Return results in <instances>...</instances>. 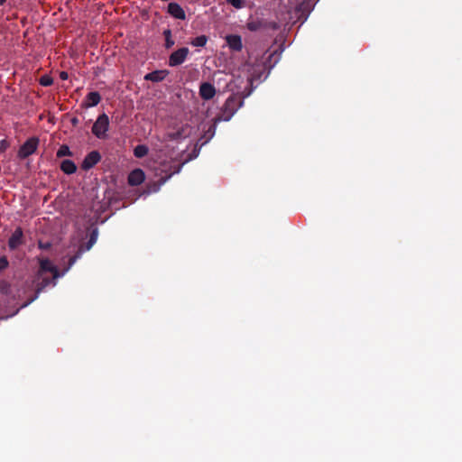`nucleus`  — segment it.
Here are the masks:
<instances>
[{
    "instance_id": "nucleus-25",
    "label": "nucleus",
    "mask_w": 462,
    "mask_h": 462,
    "mask_svg": "<svg viewBox=\"0 0 462 462\" xmlns=\"http://www.w3.org/2000/svg\"><path fill=\"white\" fill-rule=\"evenodd\" d=\"M8 261L5 256L0 257V273L8 267Z\"/></svg>"
},
{
    "instance_id": "nucleus-18",
    "label": "nucleus",
    "mask_w": 462,
    "mask_h": 462,
    "mask_svg": "<svg viewBox=\"0 0 462 462\" xmlns=\"http://www.w3.org/2000/svg\"><path fill=\"white\" fill-rule=\"evenodd\" d=\"M52 278L49 277H42V280L39 281L36 284V293H39L40 291H42L46 287H48L51 282Z\"/></svg>"
},
{
    "instance_id": "nucleus-27",
    "label": "nucleus",
    "mask_w": 462,
    "mask_h": 462,
    "mask_svg": "<svg viewBox=\"0 0 462 462\" xmlns=\"http://www.w3.org/2000/svg\"><path fill=\"white\" fill-rule=\"evenodd\" d=\"M70 123H72V125L74 126L78 125V124L79 123V119L77 117H74L72 118V120H70Z\"/></svg>"
},
{
    "instance_id": "nucleus-10",
    "label": "nucleus",
    "mask_w": 462,
    "mask_h": 462,
    "mask_svg": "<svg viewBox=\"0 0 462 462\" xmlns=\"http://www.w3.org/2000/svg\"><path fill=\"white\" fill-rule=\"evenodd\" d=\"M216 94L215 87L209 82H203L199 86V96L203 100H211Z\"/></svg>"
},
{
    "instance_id": "nucleus-19",
    "label": "nucleus",
    "mask_w": 462,
    "mask_h": 462,
    "mask_svg": "<svg viewBox=\"0 0 462 462\" xmlns=\"http://www.w3.org/2000/svg\"><path fill=\"white\" fill-rule=\"evenodd\" d=\"M39 83L43 87H50L53 84V79L49 74H44L39 79Z\"/></svg>"
},
{
    "instance_id": "nucleus-9",
    "label": "nucleus",
    "mask_w": 462,
    "mask_h": 462,
    "mask_svg": "<svg viewBox=\"0 0 462 462\" xmlns=\"http://www.w3.org/2000/svg\"><path fill=\"white\" fill-rule=\"evenodd\" d=\"M144 180L145 174L143 171L142 169H135L128 174L127 183L132 187H137V185L143 183Z\"/></svg>"
},
{
    "instance_id": "nucleus-30",
    "label": "nucleus",
    "mask_w": 462,
    "mask_h": 462,
    "mask_svg": "<svg viewBox=\"0 0 462 462\" xmlns=\"http://www.w3.org/2000/svg\"><path fill=\"white\" fill-rule=\"evenodd\" d=\"M0 145H1V148H2L3 150H4V149H5V147H6V145H7V143H6L5 140H2V141L0 142Z\"/></svg>"
},
{
    "instance_id": "nucleus-3",
    "label": "nucleus",
    "mask_w": 462,
    "mask_h": 462,
    "mask_svg": "<svg viewBox=\"0 0 462 462\" xmlns=\"http://www.w3.org/2000/svg\"><path fill=\"white\" fill-rule=\"evenodd\" d=\"M39 145V138L32 136L28 138L25 143L20 147L17 158L20 160L26 159L28 156L32 155L37 151Z\"/></svg>"
},
{
    "instance_id": "nucleus-32",
    "label": "nucleus",
    "mask_w": 462,
    "mask_h": 462,
    "mask_svg": "<svg viewBox=\"0 0 462 462\" xmlns=\"http://www.w3.org/2000/svg\"><path fill=\"white\" fill-rule=\"evenodd\" d=\"M303 5H304L303 3H302V4H300V5L299 9H301V7L303 6Z\"/></svg>"
},
{
    "instance_id": "nucleus-11",
    "label": "nucleus",
    "mask_w": 462,
    "mask_h": 462,
    "mask_svg": "<svg viewBox=\"0 0 462 462\" xmlns=\"http://www.w3.org/2000/svg\"><path fill=\"white\" fill-rule=\"evenodd\" d=\"M23 233L22 228L18 227L13 232L7 241L10 249H16L23 243Z\"/></svg>"
},
{
    "instance_id": "nucleus-15",
    "label": "nucleus",
    "mask_w": 462,
    "mask_h": 462,
    "mask_svg": "<svg viewBox=\"0 0 462 462\" xmlns=\"http://www.w3.org/2000/svg\"><path fill=\"white\" fill-rule=\"evenodd\" d=\"M100 100H102L100 95L96 91H92L87 95L84 106L86 107L95 106L100 103Z\"/></svg>"
},
{
    "instance_id": "nucleus-1",
    "label": "nucleus",
    "mask_w": 462,
    "mask_h": 462,
    "mask_svg": "<svg viewBox=\"0 0 462 462\" xmlns=\"http://www.w3.org/2000/svg\"><path fill=\"white\" fill-rule=\"evenodd\" d=\"M180 168L181 165L173 161L162 162L159 170H161L162 173H165V176H162L157 184H152V187L149 189V192H155L159 190L160 187L164 185L174 174L180 172Z\"/></svg>"
},
{
    "instance_id": "nucleus-8",
    "label": "nucleus",
    "mask_w": 462,
    "mask_h": 462,
    "mask_svg": "<svg viewBox=\"0 0 462 462\" xmlns=\"http://www.w3.org/2000/svg\"><path fill=\"white\" fill-rule=\"evenodd\" d=\"M50 272L52 273V279H56L59 276L58 269L51 263L49 259L40 260V267L38 271V276L41 277L42 273Z\"/></svg>"
},
{
    "instance_id": "nucleus-28",
    "label": "nucleus",
    "mask_w": 462,
    "mask_h": 462,
    "mask_svg": "<svg viewBox=\"0 0 462 462\" xmlns=\"http://www.w3.org/2000/svg\"><path fill=\"white\" fill-rule=\"evenodd\" d=\"M277 53L275 51L272 52L268 56V60L271 61L273 57H276Z\"/></svg>"
},
{
    "instance_id": "nucleus-23",
    "label": "nucleus",
    "mask_w": 462,
    "mask_h": 462,
    "mask_svg": "<svg viewBox=\"0 0 462 462\" xmlns=\"http://www.w3.org/2000/svg\"><path fill=\"white\" fill-rule=\"evenodd\" d=\"M226 3L231 5L236 9H241L244 7L243 0H226Z\"/></svg>"
},
{
    "instance_id": "nucleus-20",
    "label": "nucleus",
    "mask_w": 462,
    "mask_h": 462,
    "mask_svg": "<svg viewBox=\"0 0 462 462\" xmlns=\"http://www.w3.org/2000/svg\"><path fill=\"white\" fill-rule=\"evenodd\" d=\"M57 158H63V156H71V151L69 149V147L66 144H62L58 152H57Z\"/></svg>"
},
{
    "instance_id": "nucleus-31",
    "label": "nucleus",
    "mask_w": 462,
    "mask_h": 462,
    "mask_svg": "<svg viewBox=\"0 0 462 462\" xmlns=\"http://www.w3.org/2000/svg\"><path fill=\"white\" fill-rule=\"evenodd\" d=\"M5 3V0H0V5H3Z\"/></svg>"
},
{
    "instance_id": "nucleus-22",
    "label": "nucleus",
    "mask_w": 462,
    "mask_h": 462,
    "mask_svg": "<svg viewBox=\"0 0 462 462\" xmlns=\"http://www.w3.org/2000/svg\"><path fill=\"white\" fill-rule=\"evenodd\" d=\"M165 36V47L167 49L171 48L174 45V41L171 39V32L170 29L164 31Z\"/></svg>"
},
{
    "instance_id": "nucleus-5",
    "label": "nucleus",
    "mask_w": 462,
    "mask_h": 462,
    "mask_svg": "<svg viewBox=\"0 0 462 462\" xmlns=\"http://www.w3.org/2000/svg\"><path fill=\"white\" fill-rule=\"evenodd\" d=\"M97 239V229L94 228L89 235V239L88 240V243L85 245H81L79 247V251L77 252V254L69 259V267L73 266L76 263V262L78 261V259H79L81 257L82 254L85 251L89 250L93 246V245L96 243Z\"/></svg>"
},
{
    "instance_id": "nucleus-16",
    "label": "nucleus",
    "mask_w": 462,
    "mask_h": 462,
    "mask_svg": "<svg viewBox=\"0 0 462 462\" xmlns=\"http://www.w3.org/2000/svg\"><path fill=\"white\" fill-rule=\"evenodd\" d=\"M60 170L65 174L70 175L77 171V165L70 159H64L60 163Z\"/></svg>"
},
{
    "instance_id": "nucleus-29",
    "label": "nucleus",
    "mask_w": 462,
    "mask_h": 462,
    "mask_svg": "<svg viewBox=\"0 0 462 462\" xmlns=\"http://www.w3.org/2000/svg\"><path fill=\"white\" fill-rule=\"evenodd\" d=\"M60 77L61 79H66L68 78L67 72H61L60 73Z\"/></svg>"
},
{
    "instance_id": "nucleus-12",
    "label": "nucleus",
    "mask_w": 462,
    "mask_h": 462,
    "mask_svg": "<svg viewBox=\"0 0 462 462\" xmlns=\"http://www.w3.org/2000/svg\"><path fill=\"white\" fill-rule=\"evenodd\" d=\"M226 42L228 47L235 51H239L242 50L243 44L242 40L239 35L230 34L226 37Z\"/></svg>"
},
{
    "instance_id": "nucleus-6",
    "label": "nucleus",
    "mask_w": 462,
    "mask_h": 462,
    "mask_svg": "<svg viewBox=\"0 0 462 462\" xmlns=\"http://www.w3.org/2000/svg\"><path fill=\"white\" fill-rule=\"evenodd\" d=\"M188 56L189 49L187 47H180L177 49L169 57V66L177 67L181 65Z\"/></svg>"
},
{
    "instance_id": "nucleus-21",
    "label": "nucleus",
    "mask_w": 462,
    "mask_h": 462,
    "mask_svg": "<svg viewBox=\"0 0 462 462\" xmlns=\"http://www.w3.org/2000/svg\"><path fill=\"white\" fill-rule=\"evenodd\" d=\"M208 38L205 35H200L196 37L192 42L191 44L198 47H203L207 44Z\"/></svg>"
},
{
    "instance_id": "nucleus-4",
    "label": "nucleus",
    "mask_w": 462,
    "mask_h": 462,
    "mask_svg": "<svg viewBox=\"0 0 462 462\" xmlns=\"http://www.w3.org/2000/svg\"><path fill=\"white\" fill-rule=\"evenodd\" d=\"M242 105V101L236 96H230L225 102L223 106V119L228 121Z\"/></svg>"
},
{
    "instance_id": "nucleus-13",
    "label": "nucleus",
    "mask_w": 462,
    "mask_h": 462,
    "mask_svg": "<svg viewBox=\"0 0 462 462\" xmlns=\"http://www.w3.org/2000/svg\"><path fill=\"white\" fill-rule=\"evenodd\" d=\"M169 73L170 72L168 70H152V72L145 74L144 79L152 82H161L169 75Z\"/></svg>"
},
{
    "instance_id": "nucleus-7",
    "label": "nucleus",
    "mask_w": 462,
    "mask_h": 462,
    "mask_svg": "<svg viewBox=\"0 0 462 462\" xmlns=\"http://www.w3.org/2000/svg\"><path fill=\"white\" fill-rule=\"evenodd\" d=\"M102 159V155H100L99 152L92 151L90 152L83 160L81 163V168L84 171H88L93 168L100 160Z\"/></svg>"
},
{
    "instance_id": "nucleus-17",
    "label": "nucleus",
    "mask_w": 462,
    "mask_h": 462,
    "mask_svg": "<svg viewBox=\"0 0 462 462\" xmlns=\"http://www.w3.org/2000/svg\"><path fill=\"white\" fill-rule=\"evenodd\" d=\"M148 147L144 144L137 145L134 150V154L137 158H144L148 154Z\"/></svg>"
},
{
    "instance_id": "nucleus-26",
    "label": "nucleus",
    "mask_w": 462,
    "mask_h": 462,
    "mask_svg": "<svg viewBox=\"0 0 462 462\" xmlns=\"http://www.w3.org/2000/svg\"><path fill=\"white\" fill-rule=\"evenodd\" d=\"M51 246V244H43L42 242H39V247L43 249H48Z\"/></svg>"
},
{
    "instance_id": "nucleus-2",
    "label": "nucleus",
    "mask_w": 462,
    "mask_h": 462,
    "mask_svg": "<svg viewBox=\"0 0 462 462\" xmlns=\"http://www.w3.org/2000/svg\"><path fill=\"white\" fill-rule=\"evenodd\" d=\"M110 120L106 114L99 115L95 121L91 131L92 134L99 139H106L107 137V131L109 129Z\"/></svg>"
},
{
    "instance_id": "nucleus-24",
    "label": "nucleus",
    "mask_w": 462,
    "mask_h": 462,
    "mask_svg": "<svg viewBox=\"0 0 462 462\" xmlns=\"http://www.w3.org/2000/svg\"><path fill=\"white\" fill-rule=\"evenodd\" d=\"M259 28H260L259 22L253 21V22L247 23V29L252 32H255V31L259 30Z\"/></svg>"
},
{
    "instance_id": "nucleus-14",
    "label": "nucleus",
    "mask_w": 462,
    "mask_h": 462,
    "mask_svg": "<svg viewBox=\"0 0 462 462\" xmlns=\"http://www.w3.org/2000/svg\"><path fill=\"white\" fill-rule=\"evenodd\" d=\"M168 13L172 15L174 18L184 20L185 13L181 6L177 3H170L168 5Z\"/></svg>"
}]
</instances>
